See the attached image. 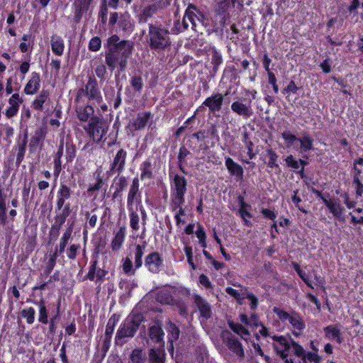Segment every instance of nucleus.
Wrapping results in <instances>:
<instances>
[{
    "label": "nucleus",
    "mask_w": 363,
    "mask_h": 363,
    "mask_svg": "<svg viewBox=\"0 0 363 363\" xmlns=\"http://www.w3.org/2000/svg\"><path fill=\"white\" fill-rule=\"evenodd\" d=\"M46 135V128L45 127L38 128L34 134L30 138L29 143V150L30 152H33L35 151L36 148L38 145H42L43 140Z\"/></svg>",
    "instance_id": "nucleus-18"
},
{
    "label": "nucleus",
    "mask_w": 363,
    "mask_h": 363,
    "mask_svg": "<svg viewBox=\"0 0 363 363\" xmlns=\"http://www.w3.org/2000/svg\"><path fill=\"white\" fill-rule=\"evenodd\" d=\"M146 40L151 50L157 51L164 50L172 44L169 30L160 23L148 24Z\"/></svg>",
    "instance_id": "nucleus-2"
},
{
    "label": "nucleus",
    "mask_w": 363,
    "mask_h": 363,
    "mask_svg": "<svg viewBox=\"0 0 363 363\" xmlns=\"http://www.w3.org/2000/svg\"><path fill=\"white\" fill-rule=\"evenodd\" d=\"M138 208L135 207L134 208L128 209L130 213V225L131 228L137 231L139 230V216L137 213Z\"/></svg>",
    "instance_id": "nucleus-41"
},
{
    "label": "nucleus",
    "mask_w": 363,
    "mask_h": 363,
    "mask_svg": "<svg viewBox=\"0 0 363 363\" xmlns=\"http://www.w3.org/2000/svg\"><path fill=\"white\" fill-rule=\"evenodd\" d=\"M163 264V259L158 252H154L146 256L145 266L152 273H159Z\"/></svg>",
    "instance_id": "nucleus-12"
},
{
    "label": "nucleus",
    "mask_w": 363,
    "mask_h": 363,
    "mask_svg": "<svg viewBox=\"0 0 363 363\" xmlns=\"http://www.w3.org/2000/svg\"><path fill=\"white\" fill-rule=\"evenodd\" d=\"M118 321V319L115 315L111 316L108 320L103 342V349L106 351H107L110 347L111 337Z\"/></svg>",
    "instance_id": "nucleus-19"
},
{
    "label": "nucleus",
    "mask_w": 363,
    "mask_h": 363,
    "mask_svg": "<svg viewBox=\"0 0 363 363\" xmlns=\"http://www.w3.org/2000/svg\"><path fill=\"white\" fill-rule=\"evenodd\" d=\"M87 97L89 101H94L97 104H100L103 101V98L98 86V82L94 76L89 77L88 82L84 87L78 89L74 101L77 104H79L83 97Z\"/></svg>",
    "instance_id": "nucleus-3"
},
{
    "label": "nucleus",
    "mask_w": 363,
    "mask_h": 363,
    "mask_svg": "<svg viewBox=\"0 0 363 363\" xmlns=\"http://www.w3.org/2000/svg\"><path fill=\"white\" fill-rule=\"evenodd\" d=\"M66 217L62 216V214H60L59 216H56L55 218V223L52 226V230L55 229L56 230V234L55 236L57 237L59 234V230L61 228V226L65 223Z\"/></svg>",
    "instance_id": "nucleus-54"
},
{
    "label": "nucleus",
    "mask_w": 363,
    "mask_h": 363,
    "mask_svg": "<svg viewBox=\"0 0 363 363\" xmlns=\"http://www.w3.org/2000/svg\"><path fill=\"white\" fill-rule=\"evenodd\" d=\"M97 261L94 260L91 263L89 272L86 275V278L91 281H93L96 277Z\"/></svg>",
    "instance_id": "nucleus-59"
},
{
    "label": "nucleus",
    "mask_w": 363,
    "mask_h": 363,
    "mask_svg": "<svg viewBox=\"0 0 363 363\" xmlns=\"http://www.w3.org/2000/svg\"><path fill=\"white\" fill-rule=\"evenodd\" d=\"M75 112L77 118L82 122H89L91 118L96 117L94 116V109L91 105L84 106L77 104L75 107Z\"/></svg>",
    "instance_id": "nucleus-17"
},
{
    "label": "nucleus",
    "mask_w": 363,
    "mask_h": 363,
    "mask_svg": "<svg viewBox=\"0 0 363 363\" xmlns=\"http://www.w3.org/2000/svg\"><path fill=\"white\" fill-rule=\"evenodd\" d=\"M212 57H211V63L213 65V72L216 73L220 65L223 62V58L221 55L215 49H212Z\"/></svg>",
    "instance_id": "nucleus-42"
},
{
    "label": "nucleus",
    "mask_w": 363,
    "mask_h": 363,
    "mask_svg": "<svg viewBox=\"0 0 363 363\" xmlns=\"http://www.w3.org/2000/svg\"><path fill=\"white\" fill-rule=\"evenodd\" d=\"M51 47L55 55L61 56L63 54L65 46L63 40L60 36L56 35L52 36Z\"/></svg>",
    "instance_id": "nucleus-29"
},
{
    "label": "nucleus",
    "mask_w": 363,
    "mask_h": 363,
    "mask_svg": "<svg viewBox=\"0 0 363 363\" xmlns=\"http://www.w3.org/2000/svg\"><path fill=\"white\" fill-rule=\"evenodd\" d=\"M21 314L23 318L26 319L28 324H33L35 321V309L32 307L24 308L21 311Z\"/></svg>",
    "instance_id": "nucleus-46"
},
{
    "label": "nucleus",
    "mask_w": 363,
    "mask_h": 363,
    "mask_svg": "<svg viewBox=\"0 0 363 363\" xmlns=\"http://www.w3.org/2000/svg\"><path fill=\"white\" fill-rule=\"evenodd\" d=\"M23 103V99L20 97L18 94H13L9 99L10 107L19 108L20 104Z\"/></svg>",
    "instance_id": "nucleus-53"
},
{
    "label": "nucleus",
    "mask_w": 363,
    "mask_h": 363,
    "mask_svg": "<svg viewBox=\"0 0 363 363\" xmlns=\"http://www.w3.org/2000/svg\"><path fill=\"white\" fill-rule=\"evenodd\" d=\"M163 335H164V333H163L162 329L160 327H159L157 325H153V326L150 327V328L149 330L150 338L152 340H155L157 342H162V347L164 346V342L162 341Z\"/></svg>",
    "instance_id": "nucleus-32"
},
{
    "label": "nucleus",
    "mask_w": 363,
    "mask_h": 363,
    "mask_svg": "<svg viewBox=\"0 0 363 363\" xmlns=\"http://www.w3.org/2000/svg\"><path fill=\"white\" fill-rule=\"evenodd\" d=\"M194 11H196L195 6L190 4L185 11L184 16L182 20V27H177V32H183L188 29L189 23L191 24V28L194 30H196V28L197 23L195 21V13Z\"/></svg>",
    "instance_id": "nucleus-11"
},
{
    "label": "nucleus",
    "mask_w": 363,
    "mask_h": 363,
    "mask_svg": "<svg viewBox=\"0 0 363 363\" xmlns=\"http://www.w3.org/2000/svg\"><path fill=\"white\" fill-rule=\"evenodd\" d=\"M225 166L229 171V172L236 176L238 178L242 179L243 177V169L242 167L235 162L232 158L226 157L225 161Z\"/></svg>",
    "instance_id": "nucleus-25"
},
{
    "label": "nucleus",
    "mask_w": 363,
    "mask_h": 363,
    "mask_svg": "<svg viewBox=\"0 0 363 363\" xmlns=\"http://www.w3.org/2000/svg\"><path fill=\"white\" fill-rule=\"evenodd\" d=\"M84 130L95 142L99 143L108 130L106 122L99 117H92Z\"/></svg>",
    "instance_id": "nucleus-5"
},
{
    "label": "nucleus",
    "mask_w": 363,
    "mask_h": 363,
    "mask_svg": "<svg viewBox=\"0 0 363 363\" xmlns=\"http://www.w3.org/2000/svg\"><path fill=\"white\" fill-rule=\"evenodd\" d=\"M39 308V318L38 320L44 324L48 323V310L46 308L45 301L40 299L38 302H35Z\"/></svg>",
    "instance_id": "nucleus-37"
},
{
    "label": "nucleus",
    "mask_w": 363,
    "mask_h": 363,
    "mask_svg": "<svg viewBox=\"0 0 363 363\" xmlns=\"http://www.w3.org/2000/svg\"><path fill=\"white\" fill-rule=\"evenodd\" d=\"M76 156V148L73 144H66V159L67 162H72Z\"/></svg>",
    "instance_id": "nucleus-51"
},
{
    "label": "nucleus",
    "mask_w": 363,
    "mask_h": 363,
    "mask_svg": "<svg viewBox=\"0 0 363 363\" xmlns=\"http://www.w3.org/2000/svg\"><path fill=\"white\" fill-rule=\"evenodd\" d=\"M289 322L293 328V334L296 337L300 336L306 327L302 318L297 313H293Z\"/></svg>",
    "instance_id": "nucleus-21"
},
{
    "label": "nucleus",
    "mask_w": 363,
    "mask_h": 363,
    "mask_svg": "<svg viewBox=\"0 0 363 363\" xmlns=\"http://www.w3.org/2000/svg\"><path fill=\"white\" fill-rule=\"evenodd\" d=\"M323 203L329 209L330 212L337 218H340L345 209L341 206L338 198H333L330 199H323Z\"/></svg>",
    "instance_id": "nucleus-16"
},
{
    "label": "nucleus",
    "mask_w": 363,
    "mask_h": 363,
    "mask_svg": "<svg viewBox=\"0 0 363 363\" xmlns=\"http://www.w3.org/2000/svg\"><path fill=\"white\" fill-rule=\"evenodd\" d=\"M165 352L162 348H151L149 351V360L151 363H164Z\"/></svg>",
    "instance_id": "nucleus-26"
},
{
    "label": "nucleus",
    "mask_w": 363,
    "mask_h": 363,
    "mask_svg": "<svg viewBox=\"0 0 363 363\" xmlns=\"http://www.w3.org/2000/svg\"><path fill=\"white\" fill-rule=\"evenodd\" d=\"M58 250L56 248L55 252L50 253L47 257V262L45 264V273L48 275L51 273L56 264V259L58 257Z\"/></svg>",
    "instance_id": "nucleus-35"
},
{
    "label": "nucleus",
    "mask_w": 363,
    "mask_h": 363,
    "mask_svg": "<svg viewBox=\"0 0 363 363\" xmlns=\"http://www.w3.org/2000/svg\"><path fill=\"white\" fill-rule=\"evenodd\" d=\"M291 346L292 347L294 353L296 356L301 359L303 357V356H306V351L298 342H295L294 340H291L290 347Z\"/></svg>",
    "instance_id": "nucleus-49"
},
{
    "label": "nucleus",
    "mask_w": 363,
    "mask_h": 363,
    "mask_svg": "<svg viewBox=\"0 0 363 363\" xmlns=\"http://www.w3.org/2000/svg\"><path fill=\"white\" fill-rule=\"evenodd\" d=\"M184 201V197L171 195L170 208L172 211H177L182 208Z\"/></svg>",
    "instance_id": "nucleus-43"
},
{
    "label": "nucleus",
    "mask_w": 363,
    "mask_h": 363,
    "mask_svg": "<svg viewBox=\"0 0 363 363\" xmlns=\"http://www.w3.org/2000/svg\"><path fill=\"white\" fill-rule=\"evenodd\" d=\"M72 193V192L69 186L65 184H60V187L58 191L57 196L67 200L70 198Z\"/></svg>",
    "instance_id": "nucleus-50"
},
{
    "label": "nucleus",
    "mask_w": 363,
    "mask_h": 363,
    "mask_svg": "<svg viewBox=\"0 0 363 363\" xmlns=\"http://www.w3.org/2000/svg\"><path fill=\"white\" fill-rule=\"evenodd\" d=\"M40 77L38 73L33 72L30 79L26 84L24 91L26 94H34L40 88Z\"/></svg>",
    "instance_id": "nucleus-22"
},
{
    "label": "nucleus",
    "mask_w": 363,
    "mask_h": 363,
    "mask_svg": "<svg viewBox=\"0 0 363 363\" xmlns=\"http://www.w3.org/2000/svg\"><path fill=\"white\" fill-rule=\"evenodd\" d=\"M118 25L125 31L130 30L133 29L130 17L128 15H121L118 21Z\"/></svg>",
    "instance_id": "nucleus-45"
},
{
    "label": "nucleus",
    "mask_w": 363,
    "mask_h": 363,
    "mask_svg": "<svg viewBox=\"0 0 363 363\" xmlns=\"http://www.w3.org/2000/svg\"><path fill=\"white\" fill-rule=\"evenodd\" d=\"M145 248V246L137 245L135 247V250L134 252V260H135V268L139 269L143 265V259L142 257L144 255V250Z\"/></svg>",
    "instance_id": "nucleus-39"
},
{
    "label": "nucleus",
    "mask_w": 363,
    "mask_h": 363,
    "mask_svg": "<svg viewBox=\"0 0 363 363\" xmlns=\"http://www.w3.org/2000/svg\"><path fill=\"white\" fill-rule=\"evenodd\" d=\"M106 45L105 61L108 67L111 71L118 67L119 72H123L132 55L133 43L127 40H121L117 35H112L108 38Z\"/></svg>",
    "instance_id": "nucleus-1"
},
{
    "label": "nucleus",
    "mask_w": 363,
    "mask_h": 363,
    "mask_svg": "<svg viewBox=\"0 0 363 363\" xmlns=\"http://www.w3.org/2000/svg\"><path fill=\"white\" fill-rule=\"evenodd\" d=\"M285 160L289 167L294 169H298L300 168L299 162L295 160L292 155H289Z\"/></svg>",
    "instance_id": "nucleus-64"
},
{
    "label": "nucleus",
    "mask_w": 363,
    "mask_h": 363,
    "mask_svg": "<svg viewBox=\"0 0 363 363\" xmlns=\"http://www.w3.org/2000/svg\"><path fill=\"white\" fill-rule=\"evenodd\" d=\"M152 118V115L150 112H140L137 115V117L135 119H133L129 122L128 128L132 133L143 129Z\"/></svg>",
    "instance_id": "nucleus-9"
},
{
    "label": "nucleus",
    "mask_w": 363,
    "mask_h": 363,
    "mask_svg": "<svg viewBox=\"0 0 363 363\" xmlns=\"http://www.w3.org/2000/svg\"><path fill=\"white\" fill-rule=\"evenodd\" d=\"M267 156L269 158V160L268 162V166L270 167H277L278 164H277V159L278 157L277 153L273 151L272 149L267 150Z\"/></svg>",
    "instance_id": "nucleus-55"
},
{
    "label": "nucleus",
    "mask_w": 363,
    "mask_h": 363,
    "mask_svg": "<svg viewBox=\"0 0 363 363\" xmlns=\"http://www.w3.org/2000/svg\"><path fill=\"white\" fill-rule=\"evenodd\" d=\"M172 294V291L167 289H162L157 293L156 299L162 304L172 305L174 302Z\"/></svg>",
    "instance_id": "nucleus-27"
},
{
    "label": "nucleus",
    "mask_w": 363,
    "mask_h": 363,
    "mask_svg": "<svg viewBox=\"0 0 363 363\" xmlns=\"http://www.w3.org/2000/svg\"><path fill=\"white\" fill-rule=\"evenodd\" d=\"M274 341L273 347L277 353L281 357V359H284L288 357V350L290 348V343L287 341L284 336L274 335L272 337Z\"/></svg>",
    "instance_id": "nucleus-13"
},
{
    "label": "nucleus",
    "mask_w": 363,
    "mask_h": 363,
    "mask_svg": "<svg viewBox=\"0 0 363 363\" xmlns=\"http://www.w3.org/2000/svg\"><path fill=\"white\" fill-rule=\"evenodd\" d=\"M6 201H0V222L2 225H5L6 223Z\"/></svg>",
    "instance_id": "nucleus-58"
},
{
    "label": "nucleus",
    "mask_w": 363,
    "mask_h": 363,
    "mask_svg": "<svg viewBox=\"0 0 363 363\" xmlns=\"http://www.w3.org/2000/svg\"><path fill=\"white\" fill-rule=\"evenodd\" d=\"M126 157L127 152L123 149H120L113 157L109 172L111 173H121L125 168Z\"/></svg>",
    "instance_id": "nucleus-14"
},
{
    "label": "nucleus",
    "mask_w": 363,
    "mask_h": 363,
    "mask_svg": "<svg viewBox=\"0 0 363 363\" xmlns=\"http://www.w3.org/2000/svg\"><path fill=\"white\" fill-rule=\"evenodd\" d=\"M167 332L169 333V339L172 342L177 340L179 336V330L174 323L169 322L167 325Z\"/></svg>",
    "instance_id": "nucleus-48"
},
{
    "label": "nucleus",
    "mask_w": 363,
    "mask_h": 363,
    "mask_svg": "<svg viewBox=\"0 0 363 363\" xmlns=\"http://www.w3.org/2000/svg\"><path fill=\"white\" fill-rule=\"evenodd\" d=\"M238 199L240 203L239 213L242 218L244 220L245 225H248L250 224V221L246 219V217L250 218L252 217V216L246 210V208L250 207V206L244 202L242 198H241L240 196L238 197Z\"/></svg>",
    "instance_id": "nucleus-40"
},
{
    "label": "nucleus",
    "mask_w": 363,
    "mask_h": 363,
    "mask_svg": "<svg viewBox=\"0 0 363 363\" xmlns=\"http://www.w3.org/2000/svg\"><path fill=\"white\" fill-rule=\"evenodd\" d=\"M252 100L248 104H244L242 101H233L230 106L231 110L243 118H250L253 115V111L251 106Z\"/></svg>",
    "instance_id": "nucleus-10"
},
{
    "label": "nucleus",
    "mask_w": 363,
    "mask_h": 363,
    "mask_svg": "<svg viewBox=\"0 0 363 363\" xmlns=\"http://www.w3.org/2000/svg\"><path fill=\"white\" fill-rule=\"evenodd\" d=\"M222 338L223 340V342L230 351H232L238 357L241 359L244 358L245 352L242 345L231 333L229 331H223L222 333Z\"/></svg>",
    "instance_id": "nucleus-7"
},
{
    "label": "nucleus",
    "mask_w": 363,
    "mask_h": 363,
    "mask_svg": "<svg viewBox=\"0 0 363 363\" xmlns=\"http://www.w3.org/2000/svg\"><path fill=\"white\" fill-rule=\"evenodd\" d=\"M122 268L124 273L128 276L135 274V269H133V263L129 257H125L122 259Z\"/></svg>",
    "instance_id": "nucleus-47"
},
{
    "label": "nucleus",
    "mask_w": 363,
    "mask_h": 363,
    "mask_svg": "<svg viewBox=\"0 0 363 363\" xmlns=\"http://www.w3.org/2000/svg\"><path fill=\"white\" fill-rule=\"evenodd\" d=\"M72 233V228L71 227L68 228L64 233V234L60 241V245H59V252L60 253H62L65 251V249L68 242V240L71 238Z\"/></svg>",
    "instance_id": "nucleus-44"
},
{
    "label": "nucleus",
    "mask_w": 363,
    "mask_h": 363,
    "mask_svg": "<svg viewBox=\"0 0 363 363\" xmlns=\"http://www.w3.org/2000/svg\"><path fill=\"white\" fill-rule=\"evenodd\" d=\"M107 14H108L107 4H106V1L104 0L103 4L101 6V11L99 12V17L101 18V22L103 23H106Z\"/></svg>",
    "instance_id": "nucleus-62"
},
{
    "label": "nucleus",
    "mask_w": 363,
    "mask_h": 363,
    "mask_svg": "<svg viewBox=\"0 0 363 363\" xmlns=\"http://www.w3.org/2000/svg\"><path fill=\"white\" fill-rule=\"evenodd\" d=\"M298 141L300 143V149L301 152H307L312 150L313 145V140L308 135L303 134Z\"/></svg>",
    "instance_id": "nucleus-34"
},
{
    "label": "nucleus",
    "mask_w": 363,
    "mask_h": 363,
    "mask_svg": "<svg viewBox=\"0 0 363 363\" xmlns=\"http://www.w3.org/2000/svg\"><path fill=\"white\" fill-rule=\"evenodd\" d=\"M79 249V245L73 244V245H70V247L67 249V257L71 259H74L77 256V252Z\"/></svg>",
    "instance_id": "nucleus-63"
},
{
    "label": "nucleus",
    "mask_w": 363,
    "mask_h": 363,
    "mask_svg": "<svg viewBox=\"0 0 363 363\" xmlns=\"http://www.w3.org/2000/svg\"><path fill=\"white\" fill-rule=\"evenodd\" d=\"M27 142H28V132L26 131V133L23 135V139L22 140V142L17 145L18 152H17V156H16V163L18 164H21L23 160L24 155L26 152Z\"/></svg>",
    "instance_id": "nucleus-33"
},
{
    "label": "nucleus",
    "mask_w": 363,
    "mask_h": 363,
    "mask_svg": "<svg viewBox=\"0 0 363 363\" xmlns=\"http://www.w3.org/2000/svg\"><path fill=\"white\" fill-rule=\"evenodd\" d=\"M49 98V91L48 90H42L41 92L36 96L32 103V106L37 111L43 110V104Z\"/></svg>",
    "instance_id": "nucleus-28"
},
{
    "label": "nucleus",
    "mask_w": 363,
    "mask_h": 363,
    "mask_svg": "<svg viewBox=\"0 0 363 363\" xmlns=\"http://www.w3.org/2000/svg\"><path fill=\"white\" fill-rule=\"evenodd\" d=\"M125 228L121 227L118 231L115 234V236L111 242V247L113 250H118L125 238Z\"/></svg>",
    "instance_id": "nucleus-30"
},
{
    "label": "nucleus",
    "mask_w": 363,
    "mask_h": 363,
    "mask_svg": "<svg viewBox=\"0 0 363 363\" xmlns=\"http://www.w3.org/2000/svg\"><path fill=\"white\" fill-rule=\"evenodd\" d=\"M139 186V179L138 177H135L130 186L127 196L128 209L137 208V206L141 203V193Z\"/></svg>",
    "instance_id": "nucleus-8"
},
{
    "label": "nucleus",
    "mask_w": 363,
    "mask_h": 363,
    "mask_svg": "<svg viewBox=\"0 0 363 363\" xmlns=\"http://www.w3.org/2000/svg\"><path fill=\"white\" fill-rule=\"evenodd\" d=\"M228 325L233 332L239 335L242 338L246 340L250 336L249 331L239 323L228 321Z\"/></svg>",
    "instance_id": "nucleus-36"
},
{
    "label": "nucleus",
    "mask_w": 363,
    "mask_h": 363,
    "mask_svg": "<svg viewBox=\"0 0 363 363\" xmlns=\"http://www.w3.org/2000/svg\"><path fill=\"white\" fill-rule=\"evenodd\" d=\"M194 302L197 306L201 316L206 319L211 316V306L206 300L199 295H194Z\"/></svg>",
    "instance_id": "nucleus-23"
},
{
    "label": "nucleus",
    "mask_w": 363,
    "mask_h": 363,
    "mask_svg": "<svg viewBox=\"0 0 363 363\" xmlns=\"http://www.w3.org/2000/svg\"><path fill=\"white\" fill-rule=\"evenodd\" d=\"M101 41L99 37H94L91 39L89 43V48L91 51H98L101 48Z\"/></svg>",
    "instance_id": "nucleus-57"
},
{
    "label": "nucleus",
    "mask_w": 363,
    "mask_h": 363,
    "mask_svg": "<svg viewBox=\"0 0 363 363\" xmlns=\"http://www.w3.org/2000/svg\"><path fill=\"white\" fill-rule=\"evenodd\" d=\"M130 84L135 91H140L143 89V83L141 77L133 76L131 78Z\"/></svg>",
    "instance_id": "nucleus-52"
},
{
    "label": "nucleus",
    "mask_w": 363,
    "mask_h": 363,
    "mask_svg": "<svg viewBox=\"0 0 363 363\" xmlns=\"http://www.w3.org/2000/svg\"><path fill=\"white\" fill-rule=\"evenodd\" d=\"M95 73L99 79H104L106 74V66L104 64L97 65L95 68Z\"/></svg>",
    "instance_id": "nucleus-60"
},
{
    "label": "nucleus",
    "mask_w": 363,
    "mask_h": 363,
    "mask_svg": "<svg viewBox=\"0 0 363 363\" xmlns=\"http://www.w3.org/2000/svg\"><path fill=\"white\" fill-rule=\"evenodd\" d=\"M145 361L146 356L142 349L136 348L132 350L129 356V363H145Z\"/></svg>",
    "instance_id": "nucleus-31"
},
{
    "label": "nucleus",
    "mask_w": 363,
    "mask_h": 363,
    "mask_svg": "<svg viewBox=\"0 0 363 363\" xmlns=\"http://www.w3.org/2000/svg\"><path fill=\"white\" fill-rule=\"evenodd\" d=\"M303 360H308L310 362L320 363L321 358L316 352H306V356L302 358Z\"/></svg>",
    "instance_id": "nucleus-56"
},
{
    "label": "nucleus",
    "mask_w": 363,
    "mask_h": 363,
    "mask_svg": "<svg viewBox=\"0 0 363 363\" xmlns=\"http://www.w3.org/2000/svg\"><path fill=\"white\" fill-rule=\"evenodd\" d=\"M170 1V0H155L153 3L145 6L139 16V22L146 23L148 18L153 17L157 12L169 6Z\"/></svg>",
    "instance_id": "nucleus-6"
},
{
    "label": "nucleus",
    "mask_w": 363,
    "mask_h": 363,
    "mask_svg": "<svg viewBox=\"0 0 363 363\" xmlns=\"http://www.w3.org/2000/svg\"><path fill=\"white\" fill-rule=\"evenodd\" d=\"M325 336L327 339L330 340H335L338 344L342 342L341 332L337 325H330L326 326L323 329Z\"/></svg>",
    "instance_id": "nucleus-24"
},
{
    "label": "nucleus",
    "mask_w": 363,
    "mask_h": 363,
    "mask_svg": "<svg viewBox=\"0 0 363 363\" xmlns=\"http://www.w3.org/2000/svg\"><path fill=\"white\" fill-rule=\"evenodd\" d=\"M223 102V96L221 94H216L208 97L203 103V105L207 106L211 112L219 111Z\"/></svg>",
    "instance_id": "nucleus-20"
},
{
    "label": "nucleus",
    "mask_w": 363,
    "mask_h": 363,
    "mask_svg": "<svg viewBox=\"0 0 363 363\" xmlns=\"http://www.w3.org/2000/svg\"><path fill=\"white\" fill-rule=\"evenodd\" d=\"M186 185L187 182L184 177L175 174L171 186V195L184 197Z\"/></svg>",
    "instance_id": "nucleus-15"
},
{
    "label": "nucleus",
    "mask_w": 363,
    "mask_h": 363,
    "mask_svg": "<svg viewBox=\"0 0 363 363\" xmlns=\"http://www.w3.org/2000/svg\"><path fill=\"white\" fill-rule=\"evenodd\" d=\"M140 323L141 316L140 315L128 318L117 331L116 335V344L123 345L126 342L124 340L125 338L133 337L138 330Z\"/></svg>",
    "instance_id": "nucleus-4"
},
{
    "label": "nucleus",
    "mask_w": 363,
    "mask_h": 363,
    "mask_svg": "<svg viewBox=\"0 0 363 363\" xmlns=\"http://www.w3.org/2000/svg\"><path fill=\"white\" fill-rule=\"evenodd\" d=\"M140 170V179L142 180L152 177V163L150 160H146L141 164Z\"/></svg>",
    "instance_id": "nucleus-38"
},
{
    "label": "nucleus",
    "mask_w": 363,
    "mask_h": 363,
    "mask_svg": "<svg viewBox=\"0 0 363 363\" xmlns=\"http://www.w3.org/2000/svg\"><path fill=\"white\" fill-rule=\"evenodd\" d=\"M116 185L117 189L123 191L128 184V181L126 178L123 176L116 177L115 179Z\"/></svg>",
    "instance_id": "nucleus-61"
}]
</instances>
